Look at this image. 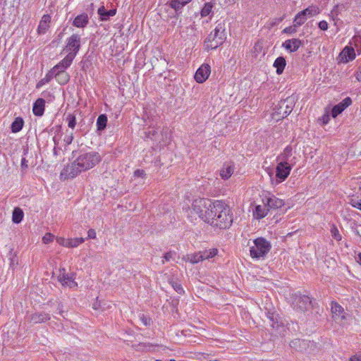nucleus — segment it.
<instances>
[{
  "instance_id": "obj_42",
  "label": "nucleus",
  "mask_w": 361,
  "mask_h": 361,
  "mask_svg": "<svg viewBox=\"0 0 361 361\" xmlns=\"http://www.w3.org/2000/svg\"><path fill=\"white\" fill-rule=\"evenodd\" d=\"M268 317V319L270 320V322H271L270 324V325L273 327V328H277L279 325L278 324V321L276 319V318L274 317V314H270L269 313V315L267 316Z\"/></svg>"
},
{
  "instance_id": "obj_22",
  "label": "nucleus",
  "mask_w": 361,
  "mask_h": 361,
  "mask_svg": "<svg viewBox=\"0 0 361 361\" xmlns=\"http://www.w3.org/2000/svg\"><path fill=\"white\" fill-rule=\"evenodd\" d=\"M344 10V6L343 5H336L334 6L331 10L329 16L334 22V24L336 25L338 21L340 20L338 16L341 13V12Z\"/></svg>"
},
{
  "instance_id": "obj_14",
  "label": "nucleus",
  "mask_w": 361,
  "mask_h": 361,
  "mask_svg": "<svg viewBox=\"0 0 361 361\" xmlns=\"http://www.w3.org/2000/svg\"><path fill=\"white\" fill-rule=\"evenodd\" d=\"M355 57V50L352 47H345L340 53L338 60L340 63H348Z\"/></svg>"
},
{
  "instance_id": "obj_60",
  "label": "nucleus",
  "mask_w": 361,
  "mask_h": 361,
  "mask_svg": "<svg viewBox=\"0 0 361 361\" xmlns=\"http://www.w3.org/2000/svg\"><path fill=\"white\" fill-rule=\"evenodd\" d=\"M21 166H22V167H25V168L27 167V161L25 160V158L22 159Z\"/></svg>"
},
{
  "instance_id": "obj_32",
  "label": "nucleus",
  "mask_w": 361,
  "mask_h": 361,
  "mask_svg": "<svg viewBox=\"0 0 361 361\" xmlns=\"http://www.w3.org/2000/svg\"><path fill=\"white\" fill-rule=\"evenodd\" d=\"M269 212V209L266 205L261 206L258 205L255 208V214L257 215L258 219H262Z\"/></svg>"
},
{
  "instance_id": "obj_51",
  "label": "nucleus",
  "mask_w": 361,
  "mask_h": 361,
  "mask_svg": "<svg viewBox=\"0 0 361 361\" xmlns=\"http://www.w3.org/2000/svg\"><path fill=\"white\" fill-rule=\"evenodd\" d=\"M142 322L144 325L147 326L150 324V319L148 317H145L144 315L141 317Z\"/></svg>"
},
{
  "instance_id": "obj_15",
  "label": "nucleus",
  "mask_w": 361,
  "mask_h": 361,
  "mask_svg": "<svg viewBox=\"0 0 361 361\" xmlns=\"http://www.w3.org/2000/svg\"><path fill=\"white\" fill-rule=\"evenodd\" d=\"M302 44V42L300 39L298 38H293L283 42L282 44V47L286 49L289 52H295L298 51Z\"/></svg>"
},
{
  "instance_id": "obj_45",
  "label": "nucleus",
  "mask_w": 361,
  "mask_h": 361,
  "mask_svg": "<svg viewBox=\"0 0 361 361\" xmlns=\"http://www.w3.org/2000/svg\"><path fill=\"white\" fill-rule=\"evenodd\" d=\"M173 252H166L164 256V259L162 260V264H164L165 262H168L169 261L170 259H171L173 258Z\"/></svg>"
},
{
  "instance_id": "obj_54",
  "label": "nucleus",
  "mask_w": 361,
  "mask_h": 361,
  "mask_svg": "<svg viewBox=\"0 0 361 361\" xmlns=\"http://www.w3.org/2000/svg\"><path fill=\"white\" fill-rule=\"evenodd\" d=\"M145 175L143 170L137 169L134 172V176L136 177H142Z\"/></svg>"
},
{
  "instance_id": "obj_1",
  "label": "nucleus",
  "mask_w": 361,
  "mask_h": 361,
  "mask_svg": "<svg viewBox=\"0 0 361 361\" xmlns=\"http://www.w3.org/2000/svg\"><path fill=\"white\" fill-rule=\"evenodd\" d=\"M102 160L100 154L97 152L81 153L77 159L68 164L61 173L68 178H74L82 171L92 169Z\"/></svg>"
},
{
  "instance_id": "obj_52",
  "label": "nucleus",
  "mask_w": 361,
  "mask_h": 361,
  "mask_svg": "<svg viewBox=\"0 0 361 361\" xmlns=\"http://www.w3.org/2000/svg\"><path fill=\"white\" fill-rule=\"evenodd\" d=\"M349 361H361V354H356L352 356Z\"/></svg>"
},
{
  "instance_id": "obj_34",
  "label": "nucleus",
  "mask_w": 361,
  "mask_h": 361,
  "mask_svg": "<svg viewBox=\"0 0 361 361\" xmlns=\"http://www.w3.org/2000/svg\"><path fill=\"white\" fill-rule=\"evenodd\" d=\"M347 107V105H345L343 104H338L336 106H334L331 109V116L334 118H336L338 114H340L345 108Z\"/></svg>"
},
{
  "instance_id": "obj_8",
  "label": "nucleus",
  "mask_w": 361,
  "mask_h": 361,
  "mask_svg": "<svg viewBox=\"0 0 361 361\" xmlns=\"http://www.w3.org/2000/svg\"><path fill=\"white\" fill-rule=\"evenodd\" d=\"M292 304L294 309L297 310L305 312L311 309L312 300L305 295H302L300 293H296L293 295Z\"/></svg>"
},
{
  "instance_id": "obj_48",
  "label": "nucleus",
  "mask_w": 361,
  "mask_h": 361,
  "mask_svg": "<svg viewBox=\"0 0 361 361\" xmlns=\"http://www.w3.org/2000/svg\"><path fill=\"white\" fill-rule=\"evenodd\" d=\"M73 140V133H71L69 135H67L65 137L64 142H66V144L67 145H68L72 142Z\"/></svg>"
},
{
  "instance_id": "obj_9",
  "label": "nucleus",
  "mask_w": 361,
  "mask_h": 361,
  "mask_svg": "<svg viewBox=\"0 0 361 361\" xmlns=\"http://www.w3.org/2000/svg\"><path fill=\"white\" fill-rule=\"evenodd\" d=\"M319 13V9L316 6H310L303 11L299 12L294 18L293 23L295 25H302L308 18L317 16Z\"/></svg>"
},
{
  "instance_id": "obj_27",
  "label": "nucleus",
  "mask_w": 361,
  "mask_h": 361,
  "mask_svg": "<svg viewBox=\"0 0 361 361\" xmlns=\"http://www.w3.org/2000/svg\"><path fill=\"white\" fill-rule=\"evenodd\" d=\"M286 60L282 56H280V57H278L274 63V66L276 68V73L280 75L283 73V70H284V68L286 66Z\"/></svg>"
},
{
  "instance_id": "obj_6",
  "label": "nucleus",
  "mask_w": 361,
  "mask_h": 361,
  "mask_svg": "<svg viewBox=\"0 0 361 361\" xmlns=\"http://www.w3.org/2000/svg\"><path fill=\"white\" fill-rule=\"evenodd\" d=\"M271 244L263 238H258L254 240V245L250 247V255L252 258L264 257L270 250Z\"/></svg>"
},
{
  "instance_id": "obj_24",
  "label": "nucleus",
  "mask_w": 361,
  "mask_h": 361,
  "mask_svg": "<svg viewBox=\"0 0 361 361\" xmlns=\"http://www.w3.org/2000/svg\"><path fill=\"white\" fill-rule=\"evenodd\" d=\"M183 259L189 261L192 264H196L200 261L204 260V257L203 253H202V252H200L198 253L187 255L185 257H183Z\"/></svg>"
},
{
  "instance_id": "obj_26",
  "label": "nucleus",
  "mask_w": 361,
  "mask_h": 361,
  "mask_svg": "<svg viewBox=\"0 0 361 361\" xmlns=\"http://www.w3.org/2000/svg\"><path fill=\"white\" fill-rule=\"evenodd\" d=\"M75 57V53H68L66 56L58 63V67L67 68L71 66Z\"/></svg>"
},
{
  "instance_id": "obj_25",
  "label": "nucleus",
  "mask_w": 361,
  "mask_h": 361,
  "mask_svg": "<svg viewBox=\"0 0 361 361\" xmlns=\"http://www.w3.org/2000/svg\"><path fill=\"white\" fill-rule=\"evenodd\" d=\"M292 157V148L290 147H287L285 148L283 152L278 157V159L279 161H285V162H290L293 163Z\"/></svg>"
},
{
  "instance_id": "obj_63",
  "label": "nucleus",
  "mask_w": 361,
  "mask_h": 361,
  "mask_svg": "<svg viewBox=\"0 0 361 361\" xmlns=\"http://www.w3.org/2000/svg\"><path fill=\"white\" fill-rule=\"evenodd\" d=\"M57 153H58V149L55 147L54 148V154L55 155H56V154H57Z\"/></svg>"
},
{
  "instance_id": "obj_28",
  "label": "nucleus",
  "mask_w": 361,
  "mask_h": 361,
  "mask_svg": "<svg viewBox=\"0 0 361 361\" xmlns=\"http://www.w3.org/2000/svg\"><path fill=\"white\" fill-rule=\"evenodd\" d=\"M190 1L191 0H170V6L176 11H178Z\"/></svg>"
},
{
  "instance_id": "obj_31",
  "label": "nucleus",
  "mask_w": 361,
  "mask_h": 361,
  "mask_svg": "<svg viewBox=\"0 0 361 361\" xmlns=\"http://www.w3.org/2000/svg\"><path fill=\"white\" fill-rule=\"evenodd\" d=\"M23 218V212L21 209L16 207L13 211L12 220L14 223H20Z\"/></svg>"
},
{
  "instance_id": "obj_53",
  "label": "nucleus",
  "mask_w": 361,
  "mask_h": 361,
  "mask_svg": "<svg viewBox=\"0 0 361 361\" xmlns=\"http://www.w3.org/2000/svg\"><path fill=\"white\" fill-rule=\"evenodd\" d=\"M66 68L62 67H58V64H56L52 69L50 71L53 72L54 75L58 72V71H64Z\"/></svg>"
},
{
  "instance_id": "obj_44",
  "label": "nucleus",
  "mask_w": 361,
  "mask_h": 361,
  "mask_svg": "<svg viewBox=\"0 0 361 361\" xmlns=\"http://www.w3.org/2000/svg\"><path fill=\"white\" fill-rule=\"evenodd\" d=\"M350 204L361 211V200L358 199H352L350 200Z\"/></svg>"
},
{
  "instance_id": "obj_10",
  "label": "nucleus",
  "mask_w": 361,
  "mask_h": 361,
  "mask_svg": "<svg viewBox=\"0 0 361 361\" xmlns=\"http://www.w3.org/2000/svg\"><path fill=\"white\" fill-rule=\"evenodd\" d=\"M66 41L65 50L69 53H75L76 55L80 48V36L78 34H73Z\"/></svg>"
},
{
  "instance_id": "obj_21",
  "label": "nucleus",
  "mask_w": 361,
  "mask_h": 361,
  "mask_svg": "<svg viewBox=\"0 0 361 361\" xmlns=\"http://www.w3.org/2000/svg\"><path fill=\"white\" fill-rule=\"evenodd\" d=\"M331 312L333 314V317L336 319H345V314H344V310L343 308L337 302H332L331 304Z\"/></svg>"
},
{
  "instance_id": "obj_11",
  "label": "nucleus",
  "mask_w": 361,
  "mask_h": 361,
  "mask_svg": "<svg viewBox=\"0 0 361 361\" xmlns=\"http://www.w3.org/2000/svg\"><path fill=\"white\" fill-rule=\"evenodd\" d=\"M58 280L63 286H66L70 288H75L78 286V283L74 281L73 274H67L64 268L59 269Z\"/></svg>"
},
{
  "instance_id": "obj_57",
  "label": "nucleus",
  "mask_w": 361,
  "mask_h": 361,
  "mask_svg": "<svg viewBox=\"0 0 361 361\" xmlns=\"http://www.w3.org/2000/svg\"><path fill=\"white\" fill-rule=\"evenodd\" d=\"M147 137H150V135H154L157 133V131L154 129L149 130L147 133Z\"/></svg>"
},
{
  "instance_id": "obj_62",
  "label": "nucleus",
  "mask_w": 361,
  "mask_h": 361,
  "mask_svg": "<svg viewBox=\"0 0 361 361\" xmlns=\"http://www.w3.org/2000/svg\"><path fill=\"white\" fill-rule=\"evenodd\" d=\"M357 262L361 264V253L357 255Z\"/></svg>"
},
{
  "instance_id": "obj_4",
  "label": "nucleus",
  "mask_w": 361,
  "mask_h": 361,
  "mask_svg": "<svg viewBox=\"0 0 361 361\" xmlns=\"http://www.w3.org/2000/svg\"><path fill=\"white\" fill-rule=\"evenodd\" d=\"M214 202L208 199H197L193 201L192 213L196 214L204 221L207 223L208 214Z\"/></svg>"
},
{
  "instance_id": "obj_38",
  "label": "nucleus",
  "mask_w": 361,
  "mask_h": 361,
  "mask_svg": "<svg viewBox=\"0 0 361 361\" xmlns=\"http://www.w3.org/2000/svg\"><path fill=\"white\" fill-rule=\"evenodd\" d=\"M202 253H203L204 259H208L212 258L215 255H216L217 250L216 249H212V250H210L209 251L206 250V251L202 252Z\"/></svg>"
},
{
  "instance_id": "obj_59",
  "label": "nucleus",
  "mask_w": 361,
  "mask_h": 361,
  "mask_svg": "<svg viewBox=\"0 0 361 361\" xmlns=\"http://www.w3.org/2000/svg\"><path fill=\"white\" fill-rule=\"evenodd\" d=\"M71 238L66 239L64 247H71Z\"/></svg>"
},
{
  "instance_id": "obj_19",
  "label": "nucleus",
  "mask_w": 361,
  "mask_h": 361,
  "mask_svg": "<svg viewBox=\"0 0 361 361\" xmlns=\"http://www.w3.org/2000/svg\"><path fill=\"white\" fill-rule=\"evenodd\" d=\"M45 101L44 99H37L33 104L32 112L35 116H41L44 111Z\"/></svg>"
},
{
  "instance_id": "obj_5",
  "label": "nucleus",
  "mask_w": 361,
  "mask_h": 361,
  "mask_svg": "<svg viewBox=\"0 0 361 361\" xmlns=\"http://www.w3.org/2000/svg\"><path fill=\"white\" fill-rule=\"evenodd\" d=\"M294 104L295 101L292 97H288L286 99L281 101L274 109L272 118L279 121L286 117L293 111Z\"/></svg>"
},
{
  "instance_id": "obj_7",
  "label": "nucleus",
  "mask_w": 361,
  "mask_h": 361,
  "mask_svg": "<svg viewBox=\"0 0 361 361\" xmlns=\"http://www.w3.org/2000/svg\"><path fill=\"white\" fill-rule=\"evenodd\" d=\"M293 163L285 162V161H280L276 168V179L271 180L272 185H277L286 179L289 176Z\"/></svg>"
},
{
  "instance_id": "obj_36",
  "label": "nucleus",
  "mask_w": 361,
  "mask_h": 361,
  "mask_svg": "<svg viewBox=\"0 0 361 361\" xmlns=\"http://www.w3.org/2000/svg\"><path fill=\"white\" fill-rule=\"evenodd\" d=\"M212 5L210 3H206L201 11V16L202 17L207 16L212 11Z\"/></svg>"
},
{
  "instance_id": "obj_17",
  "label": "nucleus",
  "mask_w": 361,
  "mask_h": 361,
  "mask_svg": "<svg viewBox=\"0 0 361 361\" xmlns=\"http://www.w3.org/2000/svg\"><path fill=\"white\" fill-rule=\"evenodd\" d=\"M49 319V314L43 312H35L30 315V321L34 324L45 322Z\"/></svg>"
},
{
  "instance_id": "obj_16",
  "label": "nucleus",
  "mask_w": 361,
  "mask_h": 361,
  "mask_svg": "<svg viewBox=\"0 0 361 361\" xmlns=\"http://www.w3.org/2000/svg\"><path fill=\"white\" fill-rule=\"evenodd\" d=\"M51 22V16L49 15H44L39 23L37 28V33L39 35H44L47 32L49 27V23Z\"/></svg>"
},
{
  "instance_id": "obj_61",
  "label": "nucleus",
  "mask_w": 361,
  "mask_h": 361,
  "mask_svg": "<svg viewBox=\"0 0 361 361\" xmlns=\"http://www.w3.org/2000/svg\"><path fill=\"white\" fill-rule=\"evenodd\" d=\"M350 103H351V99H350V98H348H348H346V99L344 100V103H343V104H345V105H347V106H348V105H350Z\"/></svg>"
},
{
  "instance_id": "obj_43",
  "label": "nucleus",
  "mask_w": 361,
  "mask_h": 361,
  "mask_svg": "<svg viewBox=\"0 0 361 361\" xmlns=\"http://www.w3.org/2000/svg\"><path fill=\"white\" fill-rule=\"evenodd\" d=\"M54 236L50 233H47L42 238L44 243L47 244L54 240Z\"/></svg>"
},
{
  "instance_id": "obj_49",
  "label": "nucleus",
  "mask_w": 361,
  "mask_h": 361,
  "mask_svg": "<svg viewBox=\"0 0 361 361\" xmlns=\"http://www.w3.org/2000/svg\"><path fill=\"white\" fill-rule=\"evenodd\" d=\"M330 119V116L328 114H325L322 116L321 120L322 121L324 124H326L329 123Z\"/></svg>"
},
{
  "instance_id": "obj_50",
  "label": "nucleus",
  "mask_w": 361,
  "mask_h": 361,
  "mask_svg": "<svg viewBox=\"0 0 361 361\" xmlns=\"http://www.w3.org/2000/svg\"><path fill=\"white\" fill-rule=\"evenodd\" d=\"M87 234L89 238L94 239L96 238V232L94 229H90Z\"/></svg>"
},
{
  "instance_id": "obj_2",
  "label": "nucleus",
  "mask_w": 361,
  "mask_h": 361,
  "mask_svg": "<svg viewBox=\"0 0 361 361\" xmlns=\"http://www.w3.org/2000/svg\"><path fill=\"white\" fill-rule=\"evenodd\" d=\"M208 216L207 224L220 229L229 228L233 222V214L230 207L219 200L214 202Z\"/></svg>"
},
{
  "instance_id": "obj_23",
  "label": "nucleus",
  "mask_w": 361,
  "mask_h": 361,
  "mask_svg": "<svg viewBox=\"0 0 361 361\" xmlns=\"http://www.w3.org/2000/svg\"><path fill=\"white\" fill-rule=\"evenodd\" d=\"M57 82L61 85H65L68 82L70 75L65 71H58L54 75Z\"/></svg>"
},
{
  "instance_id": "obj_33",
  "label": "nucleus",
  "mask_w": 361,
  "mask_h": 361,
  "mask_svg": "<svg viewBox=\"0 0 361 361\" xmlns=\"http://www.w3.org/2000/svg\"><path fill=\"white\" fill-rule=\"evenodd\" d=\"M107 117L105 114L99 116L97 120V126L98 130H104L106 126Z\"/></svg>"
},
{
  "instance_id": "obj_40",
  "label": "nucleus",
  "mask_w": 361,
  "mask_h": 361,
  "mask_svg": "<svg viewBox=\"0 0 361 361\" xmlns=\"http://www.w3.org/2000/svg\"><path fill=\"white\" fill-rule=\"evenodd\" d=\"M71 247H77L80 244L85 242V238H71Z\"/></svg>"
},
{
  "instance_id": "obj_3",
  "label": "nucleus",
  "mask_w": 361,
  "mask_h": 361,
  "mask_svg": "<svg viewBox=\"0 0 361 361\" xmlns=\"http://www.w3.org/2000/svg\"><path fill=\"white\" fill-rule=\"evenodd\" d=\"M225 39L224 29L221 24H219L205 39V49H215L224 43Z\"/></svg>"
},
{
  "instance_id": "obj_30",
  "label": "nucleus",
  "mask_w": 361,
  "mask_h": 361,
  "mask_svg": "<svg viewBox=\"0 0 361 361\" xmlns=\"http://www.w3.org/2000/svg\"><path fill=\"white\" fill-rule=\"evenodd\" d=\"M233 173V169L231 165H226L222 168L220 172V175L222 178L228 179L230 178Z\"/></svg>"
},
{
  "instance_id": "obj_41",
  "label": "nucleus",
  "mask_w": 361,
  "mask_h": 361,
  "mask_svg": "<svg viewBox=\"0 0 361 361\" xmlns=\"http://www.w3.org/2000/svg\"><path fill=\"white\" fill-rule=\"evenodd\" d=\"M298 26L299 25H295V23H294L293 25L286 27L283 30V32L290 34V35L294 34L297 32V27H298Z\"/></svg>"
},
{
  "instance_id": "obj_56",
  "label": "nucleus",
  "mask_w": 361,
  "mask_h": 361,
  "mask_svg": "<svg viewBox=\"0 0 361 361\" xmlns=\"http://www.w3.org/2000/svg\"><path fill=\"white\" fill-rule=\"evenodd\" d=\"M301 341L300 339H295L291 342V347L296 348L298 343L300 345Z\"/></svg>"
},
{
  "instance_id": "obj_29",
  "label": "nucleus",
  "mask_w": 361,
  "mask_h": 361,
  "mask_svg": "<svg viewBox=\"0 0 361 361\" xmlns=\"http://www.w3.org/2000/svg\"><path fill=\"white\" fill-rule=\"evenodd\" d=\"M24 121L20 117H17L11 124V131L13 133H18L23 127Z\"/></svg>"
},
{
  "instance_id": "obj_46",
  "label": "nucleus",
  "mask_w": 361,
  "mask_h": 361,
  "mask_svg": "<svg viewBox=\"0 0 361 361\" xmlns=\"http://www.w3.org/2000/svg\"><path fill=\"white\" fill-rule=\"evenodd\" d=\"M318 26L322 30H327L328 29V23L326 20H322L318 23Z\"/></svg>"
},
{
  "instance_id": "obj_18",
  "label": "nucleus",
  "mask_w": 361,
  "mask_h": 361,
  "mask_svg": "<svg viewBox=\"0 0 361 361\" xmlns=\"http://www.w3.org/2000/svg\"><path fill=\"white\" fill-rule=\"evenodd\" d=\"M97 13L99 16V19L102 21H106L109 19L110 17L114 16L116 13V9L106 10L104 6H102L98 8Z\"/></svg>"
},
{
  "instance_id": "obj_58",
  "label": "nucleus",
  "mask_w": 361,
  "mask_h": 361,
  "mask_svg": "<svg viewBox=\"0 0 361 361\" xmlns=\"http://www.w3.org/2000/svg\"><path fill=\"white\" fill-rule=\"evenodd\" d=\"M356 78L358 81H361V67L356 73Z\"/></svg>"
},
{
  "instance_id": "obj_39",
  "label": "nucleus",
  "mask_w": 361,
  "mask_h": 361,
  "mask_svg": "<svg viewBox=\"0 0 361 361\" xmlns=\"http://www.w3.org/2000/svg\"><path fill=\"white\" fill-rule=\"evenodd\" d=\"M331 233L332 237L336 240H341V235L336 226H332L331 228Z\"/></svg>"
},
{
  "instance_id": "obj_13",
  "label": "nucleus",
  "mask_w": 361,
  "mask_h": 361,
  "mask_svg": "<svg viewBox=\"0 0 361 361\" xmlns=\"http://www.w3.org/2000/svg\"><path fill=\"white\" fill-rule=\"evenodd\" d=\"M263 203L268 207L269 210L270 209H279L284 205L283 200L274 195L264 197L263 198Z\"/></svg>"
},
{
  "instance_id": "obj_37",
  "label": "nucleus",
  "mask_w": 361,
  "mask_h": 361,
  "mask_svg": "<svg viewBox=\"0 0 361 361\" xmlns=\"http://www.w3.org/2000/svg\"><path fill=\"white\" fill-rule=\"evenodd\" d=\"M66 121H68V126L73 129L76 125L75 116L72 114H68L67 116Z\"/></svg>"
},
{
  "instance_id": "obj_20",
  "label": "nucleus",
  "mask_w": 361,
  "mask_h": 361,
  "mask_svg": "<svg viewBox=\"0 0 361 361\" xmlns=\"http://www.w3.org/2000/svg\"><path fill=\"white\" fill-rule=\"evenodd\" d=\"M89 23V18L87 14L82 13L77 16L73 20V26L79 28L85 27Z\"/></svg>"
},
{
  "instance_id": "obj_12",
  "label": "nucleus",
  "mask_w": 361,
  "mask_h": 361,
  "mask_svg": "<svg viewBox=\"0 0 361 361\" xmlns=\"http://www.w3.org/2000/svg\"><path fill=\"white\" fill-rule=\"evenodd\" d=\"M210 73V66L208 64H203L196 71L195 79L197 82L202 83L208 78Z\"/></svg>"
},
{
  "instance_id": "obj_47",
  "label": "nucleus",
  "mask_w": 361,
  "mask_h": 361,
  "mask_svg": "<svg viewBox=\"0 0 361 361\" xmlns=\"http://www.w3.org/2000/svg\"><path fill=\"white\" fill-rule=\"evenodd\" d=\"M173 287L178 293L182 294L184 293V290L180 285L176 283L175 285H173Z\"/></svg>"
},
{
  "instance_id": "obj_55",
  "label": "nucleus",
  "mask_w": 361,
  "mask_h": 361,
  "mask_svg": "<svg viewBox=\"0 0 361 361\" xmlns=\"http://www.w3.org/2000/svg\"><path fill=\"white\" fill-rule=\"evenodd\" d=\"M66 238H63V237H57L56 238V242L62 245V246H64L65 245V243H66Z\"/></svg>"
},
{
  "instance_id": "obj_35",
  "label": "nucleus",
  "mask_w": 361,
  "mask_h": 361,
  "mask_svg": "<svg viewBox=\"0 0 361 361\" xmlns=\"http://www.w3.org/2000/svg\"><path fill=\"white\" fill-rule=\"evenodd\" d=\"M54 73L51 71H49L45 77L42 78L37 85V88H39L42 85L49 82L53 78H54Z\"/></svg>"
}]
</instances>
